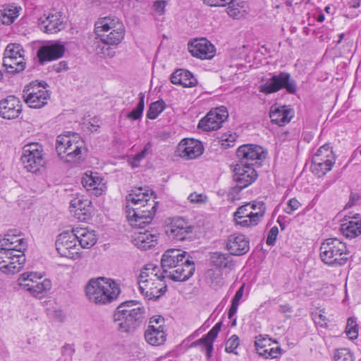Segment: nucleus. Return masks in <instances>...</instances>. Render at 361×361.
I'll use <instances>...</instances> for the list:
<instances>
[{"instance_id":"nucleus-21","label":"nucleus","mask_w":361,"mask_h":361,"mask_svg":"<svg viewBox=\"0 0 361 361\" xmlns=\"http://www.w3.org/2000/svg\"><path fill=\"white\" fill-rule=\"evenodd\" d=\"M250 204H245L238 208L234 213L233 217L236 225L243 228H250L257 226L259 224L260 214H254V212L250 209Z\"/></svg>"},{"instance_id":"nucleus-63","label":"nucleus","mask_w":361,"mask_h":361,"mask_svg":"<svg viewBox=\"0 0 361 361\" xmlns=\"http://www.w3.org/2000/svg\"><path fill=\"white\" fill-rule=\"evenodd\" d=\"M166 1L164 0H158L154 3V8L155 11L159 15L164 13Z\"/></svg>"},{"instance_id":"nucleus-61","label":"nucleus","mask_w":361,"mask_h":361,"mask_svg":"<svg viewBox=\"0 0 361 361\" xmlns=\"http://www.w3.org/2000/svg\"><path fill=\"white\" fill-rule=\"evenodd\" d=\"M279 234V228L277 226H273L269 231L267 238V244L270 246H273L275 244L277 235Z\"/></svg>"},{"instance_id":"nucleus-13","label":"nucleus","mask_w":361,"mask_h":361,"mask_svg":"<svg viewBox=\"0 0 361 361\" xmlns=\"http://www.w3.org/2000/svg\"><path fill=\"white\" fill-rule=\"evenodd\" d=\"M39 26L42 31L47 34L57 33L66 27V18L61 11H50L41 16Z\"/></svg>"},{"instance_id":"nucleus-47","label":"nucleus","mask_w":361,"mask_h":361,"mask_svg":"<svg viewBox=\"0 0 361 361\" xmlns=\"http://www.w3.org/2000/svg\"><path fill=\"white\" fill-rule=\"evenodd\" d=\"M145 94L140 92L139 94V102L137 103L136 107L133 109L130 112H129L126 117L133 121H135L140 119L142 117L143 110L145 108Z\"/></svg>"},{"instance_id":"nucleus-62","label":"nucleus","mask_w":361,"mask_h":361,"mask_svg":"<svg viewBox=\"0 0 361 361\" xmlns=\"http://www.w3.org/2000/svg\"><path fill=\"white\" fill-rule=\"evenodd\" d=\"M211 279V286L214 288H217L224 284V280L221 277V274L212 273L210 276Z\"/></svg>"},{"instance_id":"nucleus-36","label":"nucleus","mask_w":361,"mask_h":361,"mask_svg":"<svg viewBox=\"0 0 361 361\" xmlns=\"http://www.w3.org/2000/svg\"><path fill=\"white\" fill-rule=\"evenodd\" d=\"M73 232L82 248L89 249L97 243V238L94 231L87 228L75 227L73 228Z\"/></svg>"},{"instance_id":"nucleus-48","label":"nucleus","mask_w":361,"mask_h":361,"mask_svg":"<svg viewBox=\"0 0 361 361\" xmlns=\"http://www.w3.org/2000/svg\"><path fill=\"white\" fill-rule=\"evenodd\" d=\"M127 310H128V312L131 311V310L134 311V312H135V310L145 311V309L143 306L140 305L137 300H128V301H126V302H123L121 304H120L117 307L114 313L119 314V313L124 312Z\"/></svg>"},{"instance_id":"nucleus-50","label":"nucleus","mask_w":361,"mask_h":361,"mask_svg":"<svg viewBox=\"0 0 361 361\" xmlns=\"http://www.w3.org/2000/svg\"><path fill=\"white\" fill-rule=\"evenodd\" d=\"M345 332L348 338L351 340H354L357 338L358 325L355 317H350L348 319Z\"/></svg>"},{"instance_id":"nucleus-57","label":"nucleus","mask_w":361,"mask_h":361,"mask_svg":"<svg viewBox=\"0 0 361 361\" xmlns=\"http://www.w3.org/2000/svg\"><path fill=\"white\" fill-rule=\"evenodd\" d=\"M250 205V209L254 212V214H260L262 215L259 218V223L262 221L263 216H264L266 212V205L263 202H254L252 203H248Z\"/></svg>"},{"instance_id":"nucleus-42","label":"nucleus","mask_w":361,"mask_h":361,"mask_svg":"<svg viewBox=\"0 0 361 361\" xmlns=\"http://www.w3.org/2000/svg\"><path fill=\"white\" fill-rule=\"evenodd\" d=\"M41 274L37 272L27 271L22 274L18 279L19 286L24 290L29 291L32 287L42 277Z\"/></svg>"},{"instance_id":"nucleus-26","label":"nucleus","mask_w":361,"mask_h":361,"mask_svg":"<svg viewBox=\"0 0 361 361\" xmlns=\"http://www.w3.org/2000/svg\"><path fill=\"white\" fill-rule=\"evenodd\" d=\"M82 186L94 195L99 196L106 190V183L97 173L86 172L81 180Z\"/></svg>"},{"instance_id":"nucleus-11","label":"nucleus","mask_w":361,"mask_h":361,"mask_svg":"<svg viewBox=\"0 0 361 361\" xmlns=\"http://www.w3.org/2000/svg\"><path fill=\"white\" fill-rule=\"evenodd\" d=\"M145 311H126L122 313H114L113 319L116 324L117 329L122 333H133L140 326Z\"/></svg>"},{"instance_id":"nucleus-49","label":"nucleus","mask_w":361,"mask_h":361,"mask_svg":"<svg viewBox=\"0 0 361 361\" xmlns=\"http://www.w3.org/2000/svg\"><path fill=\"white\" fill-rule=\"evenodd\" d=\"M244 288L245 285H242L239 289L235 293L233 298L231 301V305L230 307V309L228 310V318L231 319L237 312L238 305L240 304V300H241L243 293H244Z\"/></svg>"},{"instance_id":"nucleus-7","label":"nucleus","mask_w":361,"mask_h":361,"mask_svg":"<svg viewBox=\"0 0 361 361\" xmlns=\"http://www.w3.org/2000/svg\"><path fill=\"white\" fill-rule=\"evenodd\" d=\"M20 161L27 171L38 172L45 163L42 145L38 142L25 145L22 149Z\"/></svg>"},{"instance_id":"nucleus-28","label":"nucleus","mask_w":361,"mask_h":361,"mask_svg":"<svg viewBox=\"0 0 361 361\" xmlns=\"http://www.w3.org/2000/svg\"><path fill=\"white\" fill-rule=\"evenodd\" d=\"M226 249L232 255H243L249 251L250 242L243 234H232L227 239Z\"/></svg>"},{"instance_id":"nucleus-51","label":"nucleus","mask_w":361,"mask_h":361,"mask_svg":"<svg viewBox=\"0 0 361 361\" xmlns=\"http://www.w3.org/2000/svg\"><path fill=\"white\" fill-rule=\"evenodd\" d=\"M240 345V338L239 337L233 334L232 335L225 343V351L228 353H233L235 355H238V353L236 351L238 347Z\"/></svg>"},{"instance_id":"nucleus-43","label":"nucleus","mask_w":361,"mask_h":361,"mask_svg":"<svg viewBox=\"0 0 361 361\" xmlns=\"http://www.w3.org/2000/svg\"><path fill=\"white\" fill-rule=\"evenodd\" d=\"M211 263L220 269L231 268L233 266L231 257L227 253L215 252L211 255Z\"/></svg>"},{"instance_id":"nucleus-45","label":"nucleus","mask_w":361,"mask_h":361,"mask_svg":"<svg viewBox=\"0 0 361 361\" xmlns=\"http://www.w3.org/2000/svg\"><path fill=\"white\" fill-rule=\"evenodd\" d=\"M14 251L8 248H0V271L8 274L10 261L12 260Z\"/></svg>"},{"instance_id":"nucleus-27","label":"nucleus","mask_w":361,"mask_h":361,"mask_svg":"<svg viewBox=\"0 0 361 361\" xmlns=\"http://www.w3.org/2000/svg\"><path fill=\"white\" fill-rule=\"evenodd\" d=\"M164 278L163 273H160L157 280L148 281L146 283L147 288L140 289V293L149 300L159 298L166 291L167 286Z\"/></svg>"},{"instance_id":"nucleus-18","label":"nucleus","mask_w":361,"mask_h":361,"mask_svg":"<svg viewBox=\"0 0 361 361\" xmlns=\"http://www.w3.org/2000/svg\"><path fill=\"white\" fill-rule=\"evenodd\" d=\"M191 54L200 59H211L214 56V45L205 38L195 39L188 43Z\"/></svg>"},{"instance_id":"nucleus-33","label":"nucleus","mask_w":361,"mask_h":361,"mask_svg":"<svg viewBox=\"0 0 361 361\" xmlns=\"http://www.w3.org/2000/svg\"><path fill=\"white\" fill-rule=\"evenodd\" d=\"M158 236L149 231L137 232L132 235L131 241L135 246L141 250L149 249L157 243Z\"/></svg>"},{"instance_id":"nucleus-64","label":"nucleus","mask_w":361,"mask_h":361,"mask_svg":"<svg viewBox=\"0 0 361 361\" xmlns=\"http://www.w3.org/2000/svg\"><path fill=\"white\" fill-rule=\"evenodd\" d=\"M203 1L209 6H225L228 0H203Z\"/></svg>"},{"instance_id":"nucleus-25","label":"nucleus","mask_w":361,"mask_h":361,"mask_svg":"<svg viewBox=\"0 0 361 361\" xmlns=\"http://www.w3.org/2000/svg\"><path fill=\"white\" fill-rule=\"evenodd\" d=\"M188 253L179 249H169L163 254L161 261L163 273L167 274L178 264H180L188 257Z\"/></svg>"},{"instance_id":"nucleus-40","label":"nucleus","mask_w":361,"mask_h":361,"mask_svg":"<svg viewBox=\"0 0 361 361\" xmlns=\"http://www.w3.org/2000/svg\"><path fill=\"white\" fill-rule=\"evenodd\" d=\"M341 230L346 238L357 237L361 234V219L358 217H353L352 220L343 224Z\"/></svg>"},{"instance_id":"nucleus-2","label":"nucleus","mask_w":361,"mask_h":361,"mask_svg":"<svg viewBox=\"0 0 361 361\" xmlns=\"http://www.w3.org/2000/svg\"><path fill=\"white\" fill-rule=\"evenodd\" d=\"M121 292L114 280L104 277L92 279L85 286L88 300L97 305H106L115 300Z\"/></svg>"},{"instance_id":"nucleus-52","label":"nucleus","mask_w":361,"mask_h":361,"mask_svg":"<svg viewBox=\"0 0 361 361\" xmlns=\"http://www.w3.org/2000/svg\"><path fill=\"white\" fill-rule=\"evenodd\" d=\"M335 361H354L353 353L348 348L337 349L334 353Z\"/></svg>"},{"instance_id":"nucleus-23","label":"nucleus","mask_w":361,"mask_h":361,"mask_svg":"<svg viewBox=\"0 0 361 361\" xmlns=\"http://www.w3.org/2000/svg\"><path fill=\"white\" fill-rule=\"evenodd\" d=\"M255 346L257 353L266 359L276 358L281 354V348L272 346L271 339L262 335L255 337Z\"/></svg>"},{"instance_id":"nucleus-17","label":"nucleus","mask_w":361,"mask_h":361,"mask_svg":"<svg viewBox=\"0 0 361 361\" xmlns=\"http://www.w3.org/2000/svg\"><path fill=\"white\" fill-rule=\"evenodd\" d=\"M204 152L202 143L192 138L183 139L177 146L176 153L180 157L189 160L200 157Z\"/></svg>"},{"instance_id":"nucleus-16","label":"nucleus","mask_w":361,"mask_h":361,"mask_svg":"<svg viewBox=\"0 0 361 361\" xmlns=\"http://www.w3.org/2000/svg\"><path fill=\"white\" fill-rule=\"evenodd\" d=\"M228 116V114L226 107H218L211 110L205 117L200 121L198 128L204 131L216 130L221 127Z\"/></svg>"},{"instance_id":"nucleus-29","label":"nucleus","mask_w":361,"mask_h":361,"mask_svg":"<svg viewBox=\"0 0 361 361\" xmlns=\"http://www.w3.org/2000/svg\"><path fill=\"white\" fill-rule=\"evenodd\" d=\"M126 201L130 207L146 208V204L157 207L154 197L152 198L147 192L142 188H137L132 190V192L126 196Z\"/></svg>"},{"instance_id":"nucleus-31","label":"nucleus","mask_w":361,"mask_h":361,"mask_svg":"<svg viewBox=\"0 0 361 361\" xmlns=\"http://www.w3.org/2000/svg\"><path fill=\"white\" fill-rule=\"evenodd\" d=\"M65 50L63 44L54 43L41 47L37 52V56L42 63L53 61L62 57Z\"/></svg>"},{"instance_id":"nucleus-59","label":"nucleus","mask_w":361,"mask_h":361,"mask_svg":"<svg viewBox=\"0 0 361 361\" xmlns=\"http://www.w3.org/2000/svg\"><path fill=\"white\" fill-rule=\"evenodd\" d=\"M18 17L16 11L13 10H4L1 21L4 24L9 25L12 23L16 18Z\"/></svg>"},{"instance_id":"nucleus-1","label":"nucleus","mask_w":361,"mask_h":361,"mask_svg":"<svg viewBox=\"0 0 361 361\" xmlns=\"http://www.w3.org/2000/svg\"><path fill=\"white\" fill-rule=\"evenodd\" d=\"M121 292L114 280L104 277L92 279L85 286L88 300L97 305H106L115 300Z\"/></svg>"},{"instance_id":"nucleus-14","label":"nucleus","mask_w":361,"mask_h":361,"mask_svg":"<svg viewBox=\"0 0 361 361\" xmlns=\"http://www.w3.org/2000/svg\"><path fill=\"white\" fill-rule=\"evenodd\" d=\"M236 154L239 163L252 167L259 165V161L266 157V152L261 146L252 144L239 147Z\"/></svg>"},{"instance_id":"nucleus-60","label":"nucleus","mask_w":361,"mask_h":361,"mask_svg":"<svg viewBox=\"0 0 361 361\" xmlns=\"http://www.w3.org/2000/svg\"><path fill=\"white\" fill-rule=\"evenodd\" d=\"M301 206L300 202L295 198H291L288 200L284 212L288 214H293Z\"/></svg>"},{"instance_id":"nucleus-41","label":"nucleus","mask_w":361,"mask_h":361,"mask_svg":"<svg viewBox=\"0 0 361 361\" xmlns=\"http://www.w3.org/2000/svg\"><path fill=\"white\" fill-rule=\"evenodd\" d=\"M38 281L33 287L28 291L30 295L36 298H43L51 288V282L49 279L42 277L38 278Z\"/></svg>"},{"instance_id":"nucleus-58","label":"nucleus","mask_w":361,"mask_h":361,"mask_svg":"<svg viewBox=\"0 0 361 361\" xmlns=\"http://www.w3.org/2000/svg\"><path fill=\"white\" fill-rule=\"evenodd\" d=\"M188 200L193 204L205 203L207 201V197L203 193L192 192L188 197Z\"/></svg>"},{"instance_id":"nucleus-10","label":"nucleus","mask_w":361,"mask_h":361,"mask_svg":"<svg viewBox=\"0 0 361 361\" xmlns=\"http://www.w3.org/2000/svg\"><path fill=\"white\" fill-rule=\"evenodd\" d=\"M336 157L329 144L320 147L312 157V171L319 177L331 171L335 164Z\"/></svg>"},{"instance_id":"nucleus-53","label":"nucleus","mask_w":361,"mask_h":361,"mask_svg":"<svg viewBox=\"0 0 361 361\" xmlns=\"http://www.w3.org/2000/svg\"><path fill=\"white\" fill-rule=\"evenodd\" d=\"M91 202L89 200H84L80 197H76L71 201L70 207L71 210H79L82 209H86V207H90Z\"/></svg>"},{"instance_id":"nucleus-35","label":"nucleus","mask_w":361,"mask_h":361,"mask_svg":"<svg viewBox=\"0 0 361 361\" xmlns=\"http://www.w3.org/2000/svg\"><path fill=\"white\" fill-rule=\"evenodd\" d=\"M27 242L18 235L8 233L3 239L0 248L11 249L14 252H24L27 249Z\"/></svg>"},{"instance_id":"nucleus-30","label":"nucleus","mask_w":361,"mask_h":361,"mask_svg":"<svg viewBox=\"0 0 361 361\" xmlns=\"http://www.w3.org/2000/svg\"><path fill=\"white\" fill-rule=\"evenodd\" d=\"M222 322L216 323L212 329L202 338L192 343V346H200L201 350L205 352L207 359L210 358L213 351V343L217 337L221 328Z\"/></svg>"},{"instance_id":"nucleus-32","label":"nucleus","mask_w":361,"mask_h":361,"mask_svg":"<svg viewBox=\"0 0 361 361\" xmlns=\"http://www.w3.org/2000/svg\"><path fill=\"white\" fill-rule=\"evenodd\" d=\"M145 338L147 343L151 345L157 346L164 344L166 339L164 326L149 324L145 332Z\"/></svg>"},{"instance_id":"nucleus-15","label":"nucleus","mask_w":361,"mask_h":361,"mask_svg":"<svg viewBox=\"0 0 361 361\" xmlns=\"http://www.w3.org/2000/svg\"><path fill=\"white\" fill-rule=\"evenodd\" d=\"M78 239L74 232H63L57 237L56 247L62 257L75 259L79 257L77 252Z\"/></svg>"},{"instance_id":"nucleus-55","label":"nucleus","mask_w":361,"mask_h":361,"mask_svg":"<svg viewBox=\"0 0 361 361\" xmlns=\"http://www.w3.org/2000/svg\"><path fill=\"white\" fill-rule=\"evenodd\" d=\"M152 148V145L148 142L145 145L143 149L138 154H137L131 162L133 167H137L139 165L140 161L143 159L147 154H149Z\"/></svg>"},{"instance_id":"nucleus-19","label":"nucleus","mask_w":361,"mask_h":361,"mask_svg":"<svg viewBox=\"0 0 361 361\" xmlns=\"http://www.w3.org/2000/svg\"><path fill=\"white\" fill-rule=\"evenodd\" d=\"M192 232L193 226L180 217L174 218L167 231L171 238L179 241L190 238Z\"/></svg>"},{"instance_id":"nucleus-24","label":"nucleus","mask_w":361,"mask_h":361,"mask_svg":"<svg viewBox=\"0 0 361 361\" xmlns=\"http://www.w3.org/2000/svg\"><path fill=\"white\" fill-rule=\"evenodd\" d=\"M190 255L180 264L170 269L167 274V277L174 281H185L188 280L194 274L195 264L189 259Z\"/></svg>"},{"instance_id":"nucleus-39","label":"nucleus","mask_w":361,"mask_h":361,"mask_svg":"<svg viewBox=\"0 0 361 361\" xmlns=\"http://www.w3.org/2000/svg\"><path fill=\"white\" fill-rule=\"evenodd\" d=\"M228 15L236 19L244 17L247 13V3L245 0H228Z\"/></svg>"},{"instance_id":"nucleus-37","label":"nucleus","mask_w":361,"mask_h":361,"mask_svg":"<svg viewBox=\"0 0 361 361\" xmlns=\"http://www.w3.org/2000/svg\"><path fill=\"white\" fill-rule=\"evenodd\" d=\"M171 82L185 87H192L197 85V80L194 75L185 69H178L171 75Z\"/></svg>"},{"instance_id":"nucleus-12","label":"nucleus","mask_w":361,"mask_h":361,"mask_svg":"<svg viewBox=\"0 0 361 361\" xmlns=\"http://www.w3.org/2000/svg\"><path fill=\"white\" fill-rule=\"evenodd\" d=\"M127 205V219L130 225L136 228H142L149 224L156 212L157 207L152 206L149 204H146V208L130 207Z\"/></svg>"},{"instance_id":"nucleus-54","label":"nucleus","mask_w":361,"mask_h":361,"mask_svg":"<svg viewBox=\"0 0 361 361\" xmlns=\"http://www.w3.org/2000/svg\"><path fill=\"white\" fill-rule=\"evenodd\" d=\"M71 212L73 213L74 216L78 219L80 221H86L89 220L91 217L92 214V207H86V209H79V210H71Z\"/></svg>"},{"instance_id":"nucleus-56","label":"nucleus","mask_w":361,"mask_h":361,"mask_svg":"<svg viewBox=\"0 0 361 361\" xmlns=\"http://www.w3.org/2000/svg\"><path fill=\"white\" fill-rule=\"evenodd\" d=\"M247 188L246 186H243V185L240 184L239 183H235V185L231 188L229 190L227 197L228 200L230 201H235V200L239 199V194L241 190L244 188Z\"/></svg>"},{"instance_id":"nucleus-22","label":"nucleus","mask_w":361,"mask_h":361,"mask_svg":"<svg viewBox=\"0 0 361 361\" xmlns=\"http://www.w3.org/2000/svg\"><path fill=\"white\" fill-rule=\"evenodd\" d=\"M256 170L252 166L238 162L233 170V180L248 187L257 178Z\"/></svg>"},{"instance_id":"nucleus-38","label":"nucleus","mask_w":361,"mask_h":361,"mask_svg":"<svg viewBox=\"0 0 361 361\" xmlns=\"http://www.w3.org/2000/svg\"><path fill=\"white\" fill-rule=\"evenodd\" d=\"M159 269L153 264H148L143 267L138 277L139 289L147 288L146 283L149 281L157 280L159 276Z\"/></svg>"},{"instance_id":"nucleus-20","label":"nucleus","mask_w":361,"mask_h":361,"mask_svg":"<svg viewBox=\"0 0 361 361\" xmlns=\"http://www.w3.org/2000/svg\"><path fill=\"white\" fill-rule=\"evenodd\" d=\"M22 103L14 95H9L0 101V116L5 119H14L22 112Z\"/></svg>"},{"instance_id":"nucleus-5","label":"nucleus","mask_w":361,"mask_h":361,"mask_svg":"<svg viewBox=\"0 0 361 361\" xmlns=\"http://www.w3.org/2000/svg\"><path fill=\"white\" fill-rule=\"evenodd\" d=\"M95 34L105 44L117 45L124 38L123 23L115 17H104L95 23Z\"/></svg>"},{"instance_id":"nucleus-34","label":"nucleus","mask_w":361,"mask_h":361,"mask_svg":"<svg viewBox=\"0 0 361 361\" xmlns=\"http://www.w3.org/2000/svg\"><path fill=\"white\" fill-rule=\"evenodd\" d=\"M269 116L272 123L283 126L290 121L292 110L286 106L274 105L271 107Z\"/></svg>"},{"instance_id":"nucleus-6","label":"nucleus","mask_w":361,"mask_h":361,"mask_svg":"<svg viewBox=\"0 0 361 361\" xmlns=\"http://www.w3.org/2000/svg\"><path fill=\"white\" fill-rule=\"evenodd\" d=\"M45 82L32 81L23 90V98L26 104L32 109H41L47 104L50 92Z\"/></svg>"},{"instance_id":"nucleus-9","label":"nucleus","mask_w":361,"mask_h":361,"mask_svg":"<svg viewBox=\"0 0 361 361\" xmlns=\"http://www.w3.org/2000/svg\"><path fill=\"white\" fill-rule=\"evenodd\" d=\"M25 51L20 44H8L4 51L3 65L10 73H18L25 68Z\"/></svg>"},{"instance_id":"nucleus-44","label":"nucleus","mask_w":361,"mask_h":361,"mask_svg":"<svg viewBox=\"0 0 361 361\" xmlns=\"http://www.w3.org/2000/svg\"><path fill=\"white\" fill-rule=\"evenodd\" d=\"M26 259L24 252H15L12 260L10 261L8 274L19 272L25 263Z\"/></svg>"},{"instance_id":"nucleus-46","label":"nucleus","mask_w":361,"mask_h":361,"mask_svg":"<svg viewBox=\"0 0 361 361\" xmlns=\"http://www.w3.org/2000/svg\"><path fill=\"white\" fill-rule=\"evenodd\" d=\"M166 107L165 102L162 100H158L152 102L147 112V117L149 119H155L164 110Z\"/></svg>"},{"instance_id":"nucleus-3","label":"nucleus","mask_w":361,"mask_h":361,"mask_svg":"<svg viewBox=\"0 0 361 361\" xmlns=\"http://www.w3.org/2000/svg\"><path fill=\"white\" fill-rule=\"evenodd\" d=\"M83 149L85 142L78 133L68 132L57 137L56 150L65 162L73 163L80 160Z\"/></svg>"},{"instance_id":"nucleus-8","label":"nucleus","mask_w":361,"mask_h":361,"mask_svg":"<svg viewBox=\"0 0 361 361\" xmlns=\"http://www.w3.org/2000/svg\"><path fill=\"white\" fill-rule=\"evenodd\" d=\"M281 89H286L289 94H295L297 91L295 80L291 79L290 74L287 72L273 75L259 87V92L266 94L276 92Z\"/></svg>"},{"instance_id":"nucleus-4","label":"nucleus","mask_w":361,"mask_h":361,"mask_svg":"<svg viewBox=\"0 0 361 361\" xmlns=\"http://www.w3.org/2000/svg\"><path fill=\"white\" fill-rule=\"evenodd\" d=\"M319 250L322 261L331 267L343 266L351 257L346 244L337 238L326 239Z\"/></svg>"}]
</instances>
